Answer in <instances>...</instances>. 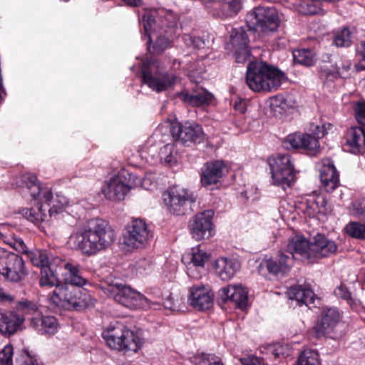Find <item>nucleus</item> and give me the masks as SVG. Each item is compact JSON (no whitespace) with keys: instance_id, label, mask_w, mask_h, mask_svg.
<instances>
[{"instance_id":"obj_20","label":"nucleus","mask_w":365,"mask_h":365,"mask_svg":"<svg viewBox=\"0 0 365 365\" xmlns=\"http://www.w3.org/2000/svg\"><path fill=\"white\" fill-rule=\"evenodd\" d=\"M248 37L245 31L235 29L231 34V44L234 49V55L237 63H244L250 56V51L247 48Z\"/></svg>"},{"instance_id":"obj_31","label":"nucleus","mask_w":365,"mask_h":365,"mask_svg":"<svg viewBox=\"0 0 365 365\" xmlns=\"http://www.w3.org/2000/svg\"><path fill=\"white\" fill-rule=\"evenodd\" d=\"M177 95L185 103L196 107L208 106L213 98L212 93L203 89L197 91L195 93H189L187 91H182Z\"/></svg>"},{"instance_id":"obj_12","label":"nucleus","mask_w":365,"mask_h":365,"mask_svg":"<svg viewBox=\"0 0 365 365\" xmlns=\"http://www.w3.org/2000/svg\"><path fill=\"white\" fill-rule=\"evenodd\" d=\"M150 237V232L145 221L135 219L127 226L123 240L128 247L140 248L147 245Z\"/></svg>"},{"instance_id":"obj_19","label":"nucleus","mask_w":365,"mask_h":365,"mask_svg":"<svg viewBox=\"0 0 365 365\" xmlns=\"http://www.w3.org/2000/svg\"><path fill=\"white\" fill-rule=\"evenodd\" d=\"M293 265V257L283 251H279L275 258H269L263 261L260 267H265L269 274L284 276L287 274Z\"/></svg>"},{"instance_id":"obj_45","label":"nucleus","mask_w":365,"mask_h":365,"mask_svg":"<svg viewBox=\"0 0 365 365\" xmlns=\"http://www.w3.org/2000/svg\"><path fill=\"white\" fill-rule=\"evenodd\" d=\"M334 43L338 47H348L351 43V32L347 28L337 31L334 35Z\"/></svg>"},{"instance_id":"obj_8","label":"nucleus","mask_w":365,"mask_h":365,"mask_svg":"<svg viewBox=\"0 0 365 365\" xmlns=\"http://www.w3.org/2000/svg\"><path fill=\"white\" fill-rule=\"evenodd\" d=\"M268 163L273 184L281 187L284 190L290 187L296 179L291 157L287 154H278L269 158Z\"/></svg>"},{"instance_id":"obj_32","label":"nucleus","mask_w":365,"mask_h":365,"mask_svg":"<svg viewBox=\"0 0 365 365\" xmlns=\"http://www.w3.org/2000/svg\"><path fill=\"white\" fill-rule=\"evenodd\" d=\"M346 143L353 153L365 152V129L361 127H352L348 133Z\"/></svg>"},{"instance_id":"obj_39","label":"nucleus","mask_w":365,"mask_h":365,"mask_svg":"<svg viewBox=\"0 0 365 365\" xmlns=\"http://www.w3.org/2000/svg\"><path fill=\"white\" fill-rule=\"evenodd\" d=\"M22 182L29 190L31 196L36 200H37L43 194V191L45 189L40 187L37 183V178L34 175L25 174L21 177Z\"/></svg>"},{"instance_id":"obj_41","label":"nucleus","mask_w":365,"mask_h":365,"mask_svg":"<svg viewBox=\"0 0 365 365\" xmlns=\"http://www.w3.org/2000/svg\"><path fill=\"white\" fill-rule=\"evenodd\" d=\"M154 33L155 32L152 31V30L150 31V39H149V36H148V41H147L148 49L149 50L150 52H151L153 53H160L163 52L166 48H168V46H169V43H170L169 38L171 37L172 36H167L165 34H159V36L157 38L156 41L151 46L150 41L152 39V36L153 35Z\"/></svg>"},{"instance_id":"obj_27","label":"nucleus","mask_w":365,"mask_h":365,"mask_svg":"<svg viewBox=\"0 0 365 365\" xmlns=\"http://www.w3.org/2000/svg\"><path fill=\"white\" fill-rule=\"evenodd\" d=\"M287 252L293 259L295 255L312 261L311 240H307L304 236H295L287 245Z\"/></svg>"},{"instance_id":"obj_36","label":"nucleus","mask_w":365,"mask_h":365,"mask_svg":"<svg viewBox=\"0 0 365 365\" xmlns=\"http://www.w3.org/2000/svg\"><path fill=\"white\" fill-rule=\"evenodd\" d=\"M52 265H47L41 269V277L39 280L40 285L41 287H53L56 288L57 286H61L60 281L54 271L52 269Z\"/></svg>"},{"instance_id":"obj_58","label":"nucleus","mask_w":365,"mask_h":365,"mask_svg":"<svg viewBox=\"0 0 365 365\" xmlns=\"http://www.w3.org/2000/svg\"><path fill=\"white\" fill-rule=\"evenodd\" d=\"M184 41L188 46H192L196 48H202L205 46V41L200 37L185 35Z\"/></svg>"},{"instance_id":"obj_3","label":"nucleus","mask_w":365,"mask_h":365,"mask_svg":"<svg viewBox=\"0 0 365 365\" xmlns=\"http://www.w3.org/2000/svg\"><path fill=\"white\" fill-rule=\"evenodd\" d=\"M39 201L31 208H24L20 213L29 221L37 224L38 222H48L50 219L63 212L68 205V199L61 194L52 195L51 191L46 188L38 199Z\"/></svg>"},{"instance_id":"obj_64","label":"nucleus","mask_w":365,"mask_h":365,"mask_svg":"<svg viewBox=\"0 0 365 365\" xmlns=\"http://www.w3.org/2000/svg\"><path fill=\"white\" fill-rule=\"evenodd\" d=\"M163 306L165 309L172 311H175L178 309V307L173 302V297L171 295L168 297V298L163 302Z\"/></svg>"},{"instance_id":"obj_60","label":"nucleus","mask_w":365,"mask_h":365,"mask_svg":"<svg viewBox=\"0 0 365 365\" xmlns=\"http://www.w3.org/2000/svg\"><path fill=\"white\" fill-rule=\"evenodd\" d=\"M14 300V297L7 289L0 286V304H9Z\"/></svg>"},{"instance_id":"obj_56","label":"nucleus","mask_w":365,"mask_h":365,"mask_svg":"<svg viewBox=\"0 0 365 365\" xmlns=\"http://www.w3.org/2000/svg\"><path fill=\"white\" fill-rule=\"evenodd\" d=\"M205 272V266L196 264H188L187 266V274L195 279H199L202 277V274Z\"/></svg>"},{"instance_id":"obj_21","label":"nucleus","mask_w":365,"mask_h":365,"mask_svg":"<svg viewBox=\"0 0 365 365\" xmlns=\"http://www.w3.org/2000/svg\"><path fill=\"white\" fill-rule=\"evenodd\" d=\"M225 170V165L221 160L207 163L201 173L202 185L207 188L217 185L224 175Z\"/></svg>"},{"instance_id":"obj_6","label":"nucleus","mask_w":365,"mask_h":365,"mask_svg":"<svg viewBox=\"0 0 365 365\" xmlns=\"http://www.w3.org/2000/svg\"><path fill=\"white\" fill-rule=\"evenodd\" d=\"M140 71L143 83L157 93L165 91L175 83V76L162 72L160 63L154 58H145Z\"/></svg>"},{"instance_id":"obj_7","label":"nucleus","mask_w":365,"mask_h":365,"mask_svg":"<svg viewBox=\"0 0 365 365\" xmlns=\"http://www.w3.org/2000/svg\"><path fill=\"white\" fill-rule=\"evenodd\" d=\"M163 200L170 212L175 215H184L192 212V206L196 197L187 188L173 186L163 193Z\"/></svg>"},{"instance_id":"obj_62","label":"nucleus","mask_w":365,"mask_h":365,"mask_svg":"<svg viewBox=\"0 0 365 365\" xmlns=\"http://www.w3.org/2000/svg\"><path fill=\"white\" fill-rule=\"evenodd\" d=\"M351 68V64L347 63L346 64H342L341 67L338 68V74L343 78H346L349 76V70Z\"/></svg>"},{"instance_id":"obj_16","label":"nucleus","mask_w":365,"mask_h":365,"mask_svg":"<svg viewBox=\"0 0 365 365\" xmlns=\"http://www.w3.org/2000/svg\"><path fill=\"white\" fill-rule=\"evenodd\" d=\"M0 274L11 282H18L24 279L28 272L22 257L13 253L9 255L6 263L1 268Z\"/></svg>"},{"instance_id":"obj_57","label":"nucleus","mask_w":365,"mask_h":365,"mask_svg":"<svg viewBox=\"0 0 365 365\" xmlns=\"http://www.w3.org/2000/svg\"><path fill=\"white\" fill-rule=\"evenodd\" d=\"M356 118L359 124L365 127V102L359 101L354 106Z\"/></svg>"},{"instance_id":"obj_25","label":"nucleus","mask_w":365,"mask_h":365,"mask_svg":"<svg viewBox=\"0 0 365 365\" xmlns=\"http://www.w3.org/2000/svg\"><path fill=\"white\" fill-rule=\"evenodd\" d=\"M320 180L327 192H332L339 185V178L338 172L330 159H324L319 168Z\"/></svg>"},{"instance_id":"obj_23","label":"nucleus","mask_w":365,"mask_h":365,"mask_svg":"<svg viewBox=\"0 0 365 365\" xmlns=\"http://www.w3.org/2000/svg\"><path fill=\"white\" fill-rule=\"evenodd\" d=\"M220 296L224 302L233 303L240 309L246 307L248 300V291L242 285L229 284L220 290Z\"/></svg>"},{"instance_id":"obj_5","label":"nucleus","mask_w":365,"mask_h":365,"mask_svg":"<svg viewBox=\"0 0 365 365\" xmlns=\"http://www.w3.org/2000/svg\"><path fill=\"white\" fill-rule=\"evenodd\" d=\"M144 34L150 38V31L160 34L173 36L178 29L177 16L163 9H145L143 15Z\"/></svg>"},{"instance_id":"obj_35","label":"nucleus","mask_w":365,"mask_h":365,"mask_svg":"<svg viewBox=\"0 0 365 365\" xmlns=\"http://www.w3.org/2000/svg\"><path fill=\"white\" fill-rule=\"evenodd\" d=\"M305 213L312 217H316L318 214L324 215L327 212V201L322 197H317L309 199L304 210Z\"/></svg>"},{"instance_id":"obj_10","label":"nucleus","mask_w":365,"mask_h":365,"mask_svg":"<svg viewBox=\"0 0 365 365\" xmlns=\"http://www.w3.org/2000/svg\"><path fill=\"white\" fill-rule=\"evenodd\" d=\"M108 294L115 302L129 309L152 308L155 303L130 287L115 284L108 287Z\"/></svg>"},{"instance_id":"obj_2","label":"nucleus","mask_w":365,"mask_h":365,"mask_svg":"<svg viewBox=\"0 0 365 365\" xmlns=\"http://www.w3.org/2000/svg\"><path fill=\"white\" fill-rule=\"evenodd\" d=\"M286 81L279 69L262 61H251L246 72V83L255 92L275 91Z\"/></svg>"},{"instance_id":"obj_29","label":"nucleus","mask_w":365,"mask_h":365,"mask_svg":"<svg viewBox=\"0 0 365 365\" xmlns=\"http://www.w3.org/2000/svg\"><path fill=\"white\" fill-rule=\"evenodd\" d=\"M30 326L40 334H54L58 327L54 317L43 316L41 313L30 319Z\"/></svg>"},{"instance_id":"obj_15","label":"nucleus","mask_w":365,"mask_h":365,"mask_svg":"<svg viewBox=\"0 0 365 365\" xmlns=\"http://www.w3.org/2000/svg\"><path fill=\"white\" fill-rule=\"evenodd\" d=\"M340 325V314L334 308L322 311L321 319L313 327V334L319 338L331 333H336L337 327Z\"/></svg>"},{"instance_id":"obj_53","label":"nucleus","mask_w":365,"mask_h":365,"mask_svg":"<svg viewBox=\"0 0 365 365\" xmlns=\"http://www.w3.org/2000/svg\"><path fill=\"white\" fill-rule=\"evenodd\" d=\"M356 56L358 57V63L355 64L357 71L365 70V41L361 43L356 47Z\"/></svg>"},{"instance_id":"obj_43","label":"nucleus","mask_w":365,"mask_h":365,"mask_svg":"<svg viewBox=\"0 0 365 365\" xmlns=\"http://www.w3.org/2000/svg\"><path fill=\"white\" fill-rule=\"evenodd\" d=\"M292 54L294 63L309 66H312L314 63L312 52L308 49L294 50Z\"/></svg>"},{"instance_id":"obj_40","label":"nucleus","mask_w":365,"mask_h":365,"mask_svg":"<svg viewBox=\"0 0 365 365\" xmlns=\"http://www.w3.org/2000/svg\"><path fill=\"white\" fill-rule=\"evenodd\" d=\"M296 365H321L318 351L314 349H305L301 351Z\"/></svg>"},{"instance_id":"obj_1","label":"nucleus","mask_w":365,"mask_h":365,"mask_svg":"<svg viewBox=\"0 0 365 365\" xmlns=\"http://www.w3.org/2000/svg\"><path fill=\"white\" fill-rule=\"evenodd\" d=\"M115 240L114 229L103 220H96L70 237V242L73 247L88 257L108 249Z\"/></svg>"},{"instance_id":"obj_26","label":"nucleus","mask_w":365,"mask_h":365,"mask_svg":"<svg viewBox=\"0 0 365 365\" xmlns=\"http://www.w3.org/2000/svg\"><path fill=\"white\" fill-rule=\"evenodd\" d=\"M24 321V317L15 311L0 313V333L4 336L12 335L20 329Z\"/></svg>"},{"instance_id":"obj_13","label":"nucleus","mask_w":365,"mask_h":365,"mask_svg":"<svg viewBox=\"0 0 365 365\" xmlns=\"http://www.w3.org/2000/svg\"><path fill=\"white\" fill-rule=\"evenodd\" d=\"M213 215L212 210H207L196 214L190 220L189 230L193 238L200 240L214 235Z\"/></svg>"},{"instance_id":"obj_47","label":"nucleus","mask_w":365,"mask_h":365,"mask_svg":"<svg viewBox=\"0 0 365 365\" xmlns=\"http://www.w3.org/2000/svg\"><path fill=\"white\" fill-rule=\"evenodd\" d=\"M346 233L358 239L365 240V225L359 222H350L345 227Z\"/></svg>"},{"instance_id":"obj_18","label":"nucleus","mask_w":365,"mask_h":365,"mask_svg":"<svg viewBox=\"0 0 365 365\" xmlns=\"http://www.w3.org/2000/svg\"><path fill=\"white\" fill-rule=\"evenodd\" d=\"M188 302L192 307L199 310L208 309L213 304V294L207 286L194 285L190 289Z\"/></svg>"},{"instance_id":"obj_50","label":"nucleus","mask_w":365,"mask_h":365,"mask_svg":"<svg viewBox=\"0 0 365 365\" xmlns=\"http://www.w3.org/2000/svg\"><path fill=\"white\" fill-rule=\"evenodd\" d=\"M14 348L11 344L6 345L0 351V365H14L12 356Z\"/></svg>"},{"instance_id":"obj_33","label":"nucleus","mask_w":365,"mask_h":365,"mask_svg":"<svg viewBox=\"0 0 365 365\" xmlns=\"http://www.w3.org/2000/svg\"><path fill=\"white\" fill-rule=\"evenodd\" d=\"M288 298L291 300H295L299 305L314 303V294L313 291L307 287L302 285H294L289 288L287 292Z\"/></svg>"},{"instance_id":"obj_37","label":"nucleus","mask_w":365,"mask_h":365,"mask_svg":"<svg viewBox=\"0 0 365 365\" xmlns=\"http://www.w3.org/2000/svg\"><path fill=\"white\" fill-rule=\"evenodd\" d=\"M208 259L209 255L205 251L201 250L199 246L192 247L190 253L182 257V261L185 263L186 260H190L188 264H196L197 266H205Z\"/></svg>"},{"instance_id":"obj_54","label":"nucleus","mask_w":365,"mask_h":365,"mask_svg":"<svg viewBox=\"0 0 365 365\" xmlns=\"http://www.w3.org/2000/svg\"><path fill=\"white\" fill-rule=\"evenodd\" d=\"M150 270V264L145 259H142L135 262L133 265V271L137 275L143 276L148 274Z\"/></svg>"},{"instance_id":"obj_59","label":"nucleus","mask_w":365,"mask_h":365,"mask_svg":"<svg viewBox=\"0 0 365 365\" xmlns=\"http://www.w3.org/2000/svg\"><path fill=\"white\" fill-rule=\"evenodd\" d=\"M334 294L338 297H340L344 300H346V301L351 300V293L347 289V288L345 287V285L343 284H341L339 286H338L335 289Z\"/></svg>"},{"instance_id":"obj_34","label":"nucleus","mask_w":365,"mask_h":365,"mask_svg":"<svg viewBox=\"0 0 365 365\" xmlns=\"http://www.w3.org/2000/svg\"><path fill=\"white\" fill-rule=\"evenodd\" d=\"M68 273L66 276V281L67 283L73 286V287L79 288L85 285L87 282L86 279L81 276L80 273L79 266L73 264L70 262H64L61 260V262Z\"/></svg>"},{"instance_id":"obj_22","label":"nucleus","mask_w":365,"mask_h":365,"mask_svg":"<svg viewBox=\"0 0 365 365\" xmlns=\"http://www.w3.org/2000/svg\"><path fill=\"white\" fill-rule=\"evenodd\" d=\"M79 293V288L69 287L65 285L57 286L51 295L52 302L66 309H75V299Z\"/></svg>"},{"instance_id":"obj_52","label":"nucleus","mask_w":365,"mask_h":365,"mask_svg":"<svg viewBox=\"0 0 365 365\" xmlns=\"http://www.w3.org/2000/svg\"><path fill=\"white\" fill-rule=\"evenodd\" d=\"M333 125L331 123H322L320 125H311V131L314 135L319 138H323L329 130H332Z\"/></svg>"},{"instance_id":"obj_14","label":"nucleus","mask_w":365,"mask_h":365,"mask_svg":"<svg viewBox=\"0 0 365 365\" xmlns=\"http://www.w3.org/2000/svg\"><path fill=\"white\" fill-rule=\"evenodd\" d=\"M170 132L173 138L182 143H200L205 139L202 127L195 123H177L171 127Z\"/></svg>"},{"instance_id":"obj_11","label":"nucleus","mask_w":365,"mask_h":365,"mask_svg":"<svg viewBox=\"0 0 365 365\" xmlns=\"http://www.w3.org/2000/svg\"><path fill=\"white\" fill-rule=\"evenodd\" d=\"M129 180L125 182V177L121 175H116L106 181L101 192L105 197L110 201H119L123 200L128 192L140 182L135 175L128 174Z\"/></svg>"},{"instance_id":"obj_17","label":"nucleus","mask_w":365,"mask_h":365,"mask_svg":"<svg viewBox=\"0 0 365 365\" xmlns=\"http://www.w3.org/2000/svg\"><path fill=\"white\" fill-rule=\"evenodd\" d=\"M336 243L328 239L324 235L317 233L311 240L312 262L316 259L328 257L337 251Z\"/></svg>"},{"instance_id":"obj_63","label":"nucleus","mask_w":365,"mask_h":365,"mask_svg":"<svg viewBox=\"0 0 365 365\" xmlns=\"http://www.w3.org/2000/svg\"><path fill=\"white\" fill-rule=\"evenodd\" d=\"M356 212L365 219V200L354 205Z\"/></svg>"},{"instance_id":"obj_44","label":"nucleus","mask_w":365,"mask_h":365,"mask_svg":"<svg viewBox=\"0 0 365 365\" xmlns=\"http://www.w3.org/2000/svg\"><path fill=\"white\" fill-rule=\"evenodd\" d=\"M16 311L21 312V315L24 314H31L37 316L38 314H41L39 312V304L35 302L24 300L20 301L16 304Z\"/></svg>"},{"instance_id":"obj_51","label":"nucleus","mask_w":365,"mask_h":365,"mask_svg":"<svg viewBox=\"0 0 365 365\" xmlns=\"http://www.w3.org/2000/svg\"><path fill=\"white\" fill-rule=\"evenodd\" d=\"M302 141V148L314 152L317 151L319 148L318 138L315 136L309 134H303Z\"/></svg>"},{"instance_id":"obj_55","label":"nucleus","mask_w":365,"mask_h":365,"mask_svg":"<svg viewBox=\"0 0 365 365\" xmlns=\"http://www.w3.org/2000/svg\"><path fill=\"white\" fill-rule=\"evenodd\" d=\"M198 365H224L221 359L215 354H202Z\"/></svg>"},{"instance_id":"obj_48","label":"nucleus","mask_w":365,"mask_h":365,"mask_svg":"<svg viewBox=\"0 0 365 365\" xmlns=\"http://www.w3.org/2000/svg\"><path fill=\"white\" fill-rule=\"evenodd\" d=\"M173 150L174 145L172 143L164 145L160 148L159 152V157L161 163L171 165L175 161L173 155Z\"/></svg>"},{"instance_id":"obj_46","label":"nucleus","mask_w":365,"mask_h":365,"mask_svg":"<svg viewBox=\"0 0 365 365\" xmlns=\"http://www.w3.org/2000/svg\"><path fill=\"white\" fill-rule=\"evenodd\" d=\"M16 365H43L36 355L28 351H23L16 357Z\"/></svg>"},{"instance_id":"obj_4","label":"nucleus","mask_w":365,"mask_h":365,"mask_svg":"<svg viewBox=\"0 0 365 365\" xmlns=\"http://www.w3.org/2000/svg\"><path fill=\"white\" fill-rule=\"evenodd\" d=\"M102 336L106 344L113 349L127 352H136L143 344L141 338L123 324H110Z\"/></svg>"},{"instance_id":"obj_24","label":"nucleus","mask_w":365,"mask_h":365,"mask_svg":"<svg viewBox=\"0 0 365 365\" xmlns=\"http://www.w3.org/2000/svg\"><path fill=\"white\" fill-rule=\"evenodd\" d=\"M212 5L209 12L218 18L233 17L240 11L241 4L239 0H209Z\"/></svg>"},{"instance_id":"obj_49","label":"nucleus","mask_w":365,"mask_h":365,"mask_svg":"<svg viewBox=\"0 0 365 365\" xmlns=\"http://www.w3.org/2000/svg\"><path fill=\"white\" fill-rule=\"evenodd\" d=\"M303 134L292 133L289 135L283 142L284 147L286 149L300 148L303 145Z\"/></svg>"},{"instance_id":"obj_42","label":"nucleus","mask_w":365,"mask_h":365,"mask_svg":"<svg viewBox=\"0 0 365 365\" xmlns=\"http://www.w3.org/2000/svg\"><path fill=\"white\" fill-rule=\"evenodd\" d=\"M75 297L74 309L76 310H83L94 304L93 299L86 289H81L79 288V293L76 294Z\"/></svg>"},{"instance_id":"obj_9","label":"nucleus","mask_w":365,"mask_h":365,"mask_svg":"<svg viewBox=\"0 0 365 365\" xmlns=\"http://www.w3.org/2000/svg\"><path fill=\"white\" fill-rule=\"evenodd\" d=\"M279 21V13L274 7L258 6L246 16V22L250 29L262 33L276 31Z\"/></svg>"},{"instance_id":"obj_61","label":"nucleus","mask_w":365,"mask_h":365,"mask_svg":"<svg viewBox=\"0 0 365 365\" xmlns=\"http://www.w3.org/2000/svg\"><path fill=\"white\" fill-rule=\"evenodd\" d=\"M233 108L236 111H238L240 113L243 114L247 110V103L244 99H238L235 101L233 104Z\"/></svg>"},{"instance_id":"obj_28","label":"nucleus","mask_w":365,"mask_h":365,"mask_svg":"<svg viewBox=\"0 0 365 365\" xmlns=\"http://www.w3.org/2000/svg\"><path fill=\"white\" fill-rule=\"evenodd\" d=\"M216 274L223 281L231 279L240 269V264L238 261L227 257H220L214 264Z\"/></svg>"},{"instance_id":"obj_30","label":"nucleus","mask_w":365,"mask_h":365,"mask_svg":"<svg viewBox=\"0 0 365 365\" xmlns=\"http://www.w3.org/2000/svg\"><path fill=\"white\" fill-rule=\"evenodd\" d=\"M17 243L20 246L21 252L26 253V255L31 260V263L34 266L41 267V269L47 265H52L54 264L59 265V262H61V259L58 257H55L52 261H51L46 250H35L26 252L25 250L26 245L22 240L17 241Z\"/></svg>"},{"instance_id":"obj_38","label":"nucleus","mask_w":365,"mask_h":365,"mask_svg":"<svg viewBox=\"0 0 365 365\" xmlns=\"http://www.w3.org/2000/svg\"><path fill=\"white\" fill-rule=\"evenodd\" d=\"M321 1L322 0H302L297 4V10L303 15L319 14L322 11Z\"/></svg>"}]
</instances>
